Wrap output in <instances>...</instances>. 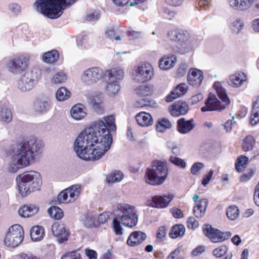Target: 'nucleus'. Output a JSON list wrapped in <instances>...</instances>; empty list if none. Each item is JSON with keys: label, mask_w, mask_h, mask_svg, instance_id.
<instances>
[{"label": "nucleus", "mask_w": 259, "mask_h": 259, "mask_svg": "<svg viewBox=\"0 0 259 259\" xmlns=\"http://www.w3.org/2000/svg\"><path fill=\"white\" fill-rule=\"evenodd\" d=\"M213 170H210L208 174L206 175L202 181V185L204 186H206L210 181L211 177L213 175Z\"/></svg>", "instance_id": "69168bd1"}, {"label": "nucleus", "mask_w": 259, "mask_h": 259, "mask_svg": "<svg viewBox=\"0 0 259 259\" xmlns=\"http://www.w3.org/2000/svg\"><path fill=\"white\" fill-rule=\"evenodd\" d=\"M50 100L49 98H39L34 102L33 108L36 113L41 114L47 112L50 109Z\"/></svg>", "instance_id": "412c9836"}, {"label": "nucleus", "mask_w": 259, "mask_h": 259, "mask_svg": "<svg viewBox=\"0 0 259 259\" xmlns=\"http://www.w3.org/2000/svg\"><path fill=\"white\" fill-rule=\"evenodd\" d=\"M97 214L93 211L85 213L81 218L84 225L88 227H98V223L96 222Z\"/></svg>", "instance_id": "72a5a7b5"}, {"label": "nucleus", "mask_w": 259, "mask_h": 259, "mask_svg": "<svg viewBox=\"0 0 259 259\" xmlns=\"http://www.w3.org/2000/svg\"><path fill=\"white\" fill-rule=\"evenodd\" d=\"M51 230L53 235L58 237L59 243H63L68 240L69 233L66 230L64 224L56 222L52 225Z\"/></svg>", "instance_id": "a211bd4d"}, {"label": "nucleus", "mask_w": 259, "mask_h": 259, "mask_svg": "<svg viewBox=\"0 0 259 259\" xmlns=\"http://www.w3.org/2000/svg\"><path fill=\"white\" fill-rule=\"evenodd\" d=\"M109 218V214L107 212H103L97 215L96 222L98 223V226L100 224L105 223Z\"/></svg>", "instance_id": "6e6d98bb"}, {"label": "nucleus", "mask_w": 259, "mask_h": 259, "mask_svg": "<svg viewBox=\"0 0 259 259\" xmlns=\"http://www.w3.org/2000/svg\"><path fill=\"white\" fill-rule=\"evenodd\" d=\"M9 71L13 74H20L29 66V58L24 55L16 56L10 59L7 63Z\"/></svg>", "instance_id": "4468645a"}, {"label": "nucleus", "mask_w": 259, "mask_h": 259, "mask_svg": "<svg viewBox=\"0 0 259 259\" xmlns=\"http://www.w3.org/2000/svg\"><path fill=\"white\" fill-rule=\"evenodd\" d=\"M248 159L246 156H241L238 158L235 167L237 171L242 172L246 166Z\"/></svg>", "instance_id": "8fccbe9b"}, {"label": "nucleus", "mask_w": 259, "mask_h": 259, "mask_svg": "<svg viewBox=\"0 0 259 259\" xmlns=\"http://www.w3.org/2000/svg\"><path fill=\"white\" fill-rule=\"evenodd\" d=\"M59 57V54L56 50H53L44 53L42 56V60L44 62L47 63H53L57 61Z\"/></svg>", "instance_id": "4c0bfd02"}, {"label": "nucleus", "mask_w": 259, "mask_h": 259, "mask_svg": "<svg viewBox=\"0 0 259 259\" xmlns=\"http://www.w3.org/2000/svg\"><path fill=\"white\" fill-rule=\"evenodd\" d=\"M39 210V207L35 205H24L18 210L19 214L22 217L28 218L35 214Z\"/></svg>", "instance_id": "c85d7f7f"}, {"label": "nucleus", "mask_w": 259, "mask_h": 259, "mask_svg": "<svg viewBox=\"0 0 259 259\" xmlns=\"http://www.w3.org/2000/svg\"><path fill=\"white\" fill-rule=\"evenodd\" d=\"M205 251V246L199 245L194 248L191 252L192 255L198 256L202 254Z\"/></svg>", "instance_id": "052dcab7"}, {"label": "nucleus", "mask_w": 259, "mask_h": 259, "mask_svg": "<svg viewBox=\"0 0 259 259\" xmlns=\"http://www.w3.org/2000/svg\"><path fill=\"white\" fill-rule=\"evenodd\" d=\"M136 119L139 125L143 127H147L152 124L153 120L151 115L147 112H141L136 116Z\"/></svg>", "instance_id": "c756f323"}, {"label": "nucleus", "mask_w": 259, "mask_h": 259, "mask_svg": "<svg viewBox=\"0 0 259 259\" xmlns=\"http://www.w3.org/2000/svg\"><path fill=\"white\" fill-rule=\"evenodd\" d=\"M259 122V97L253 102L250 122L252 125H255Z\"/></svg>", "instance_id": "f704fd0d"}, {"label": "nucleus", "mask_w": 259, "mask_h": 259, "mask_svg": "<svg viewBox=\"0 0 259 259\" xmlns=\"http://www.w3.org/2000/svg\"><path fill=\"white\" fill-rule=\"evenodd\" d=\"M67 79L66 73L63 71H60L56 73L51 79L52 83L55 84L63 83Z\"/></svg>", "instance_id": "a18cd8bd"}, {"label": "nucleus", "mask_w": 259, "mask_h": 259, "mask_svg": "<svg viewBox=\"0 0 259 259\" xmlns=\"http://www.w3.org/2000/svg\"><path fill=\"white\" fill-rule=\"evenodd\" d=\"M169 160L171 163L177 166L180 167L181 168H184L186 166V163L182 158L171 156H170Z\"/></svg>", "instance_id": "3c124183"}, {"label": "nucleus", "mask_w": 259, "mask_h": 259, "mask_svg": "<svg viewBox=\"0 0 259 259\" xmlns=\"http://www.w3.org/2000/svg\"><path fill=\"white\" fill-rule=\"evenodd\" d=\"M171 127V123L167 118H163L159 119L156 124V130L160 133H163L166 129Z\"/></svg>", "instance_id": "a19ab883"}, {"label": "nucleus", "mask_w": 259, "mask_h": 259, "mask_svg": "<svg viewBox=\"0 0 259 259\" xmlns=\"http://www.w3.org/2000/svg\"><path fill=\"white\" fill-rule=\"evenodd\" d=\"M204 98V96L201 93H198L193 96L191 98V102L192 104H195L198 103L201 101Z\"/></svg>", "instance_id": "0e129e2a"}, {"label": "nucleus", "mask_w": 259, "mask_h": 259, "mask_svg": "<svg viewBox=\"0 0 259 259\" xmlns=\"http://www.w3.org/2000/svg\"><path fill=\"white\" fill-rule=\"evenodd\" d=\"M123 178V175L120 171H114L109 174L106 177L108 183H113L120 182Z\"/></svg>", "instance_id": "49530a36"}, {"label": "nucleus", "mask_w": 259, "mask_h": 259, "mask_svg": "<svg viewBox=\"0 0 259 259\" xmlns=\"http://www.w3.org/2000/svg\"><path fill=\"white\" fill-rule=\"evenodd\" d=\"M204 167V164L201 162L194 163L191 168V172L192 175H195L198 172Z\"/></svg>", "instance_id": "4d7b16f0"}, {"label": "nucleus", "mask_w": 259, "mask_h": 259, "mask_svg": "<svg viewBox=\"0 0 259 259\" xmlns=\"http://www.w3.org/2000/svg\"><path fill=\"white\" fill-rule=\"evenodd\" d=\"M106 74L108 77L106 91L109 96L114 95L120 90V81L123 78L124 72L122 69L112 68L107 70Z\"/></svg>", "instance_id": "1a4fd4ad"}, {"label": "nucleus", "mask_w": 259, "mask_h": 259, "mask_svg": "<svg viewBox=\"0 0 259 259\" xmlns=\"http://www.w3.org/2000/svg\"><path fill=\"white\" fill-rule=\"evenodd\" d=\"M146 238V235L141 231L132 232L128 236L127 244L131 247H135L141 244Z\"/></svg>", "instance_id": "b1692460"}, {"label": "nucleus", "mask_w": 259, "mask_h": 259, "mask_svg": "<svg viewBox=\"0 0 259 259\" xmlns=\"http://www.w3.org/2000/svg\"><path fill=\"white\" fill-rule=\"evenodd\" d=\"M136 94L140 96H147L151 94L152 90L148 84L141 85L135 90Z\"/></svg>", "instance_id": "79ce46f5"}, {"label": "nucleus", "mask_w": 259, "mask_h": 259, "mask_svg": "<svg viewBox=\"0 0 259 259\" xmlns=\"http://www.w3.org/2000/svg\"><path fill=\"white\" fill-rule=\"evenodd\" d=\"M154 75V69L152 65L147 62H143L136 66L133 71V79L137 82H145L150 80Z\"/></svg>", "instance_id": "9b49d317"}, {"label": "nucleus", "mask_w": 259, "mask_h": 259, "mask_svg": "<svg viewBox=\"0 0 259 259\" xmlns=\"http://www.w3.org/2000/svg\"><path fill=\"white\" fill-rule=\"evenodd\" d=\"M208 202L207 199H202L199 201V203L194 207L193 213L196 218H200L204 215L207 207Z\"/></svg>", "instance_id": "473e14b6"}, {"label": "nucleus", "mask_w": 259, "mask_h": 259, "mask_svg": "<svg viewBox=\"0 0 259 259\" xmlns=\"http://www.w3.org/2000/svg\"><path fill=\"white\" fill-rule=\"evenodd\" d=\"M255 144L254 138L251 135L247 136L242 141V149L245 152L250 151L253 149Z\"/></svg>", "instance_id": "e433bc0d"}, {"label": "nucleus", "mask_w": 259, "mask_h": 259, "mask_svg": "<svg viewBox=\"0 0 259 259\" xmlns=\"http://www.w3.org/2000/svg\"><path fill=\"white\" fill-rule=\"evenodd\" d=\"M105 34L106 37L111 40L118 41L121 39L120 35L113 27L108 28L105 31Z\"/></svg>", "instance_id": "de8ad7c7"}, {"label": "nucleus", "mask_w": 259, "mask_h": 259, "mask_svg": "<svg viewBox=\"0 0 259 259\" xmlns=\"http://www.w3.org/2000/svg\"><path fill=\"white\" fill-rule=\"evenodd\" d=\"M100 16V13L97 11H95L89 13L86 16V20L89 21H94L99 19Z\"/></svg>", "instance_id": "13d9d810"}, {"label": "nucleus", "mask_w": 259, "mask_h": 259, "mask_svg": "<svg viewBox=\"0 0 259 259\" xmlns=\"http://www.w3.org/2000/svg\"><path fill=\"white\" fill-rule=\"evenodd\" d=\"M174 198L172 194L155 195L147 200L146 205L154 208H164L168 206Z\"/></svg>", "instance_id": "f3484780"}, {"label": "nucleus", "mask_w": 259, "mask_h": 259, "mask_svg": "<svg viewBox=\"0 0 259 259\" xmlns=\"http://www.w3.org/2000/svg\"><path fill=\"white\" fill-rule=\"evenodd\" d=\"M203 78V73L201 70L197 69H190L187 76L190 85L198 88L201 85Z\"/></svg>", "instance_id": "6ab92c4d"}, {"label": "nucleus", "mask_w": 259, "mask_h": 259, "mask_svg": "<svg viewBox=\"0 0 259 259\" xmlns=\"http://www.w3.org/2000/svg\"><path fill=\"white\" fill-rule=\"evenodd\" d=\"M82 131L76 139L74 148L77 155L85 160L101 158L112 142L111 132H115V117L109 115Z\"/></svg>", "instance_id": "f257e3e1"}, {"label": "nucleus", "mask_w": 259, "mask_h": 259, "mask_svg": "<svg viewBox=\"0 0 259 259\" xmlns=\"http://www.w3.org/2000/svg\"><path fill=\"white\" fill-rule=\"evenodd\" d=\"M195 126V124L193 119L186 120L184 118H181L177 121V130L182 134L190 133Z\"/></svg>", "instance_id": "4be33fe9"}, {"label": "nucleus", "mask_w": 259, "mask_h": 259, "mask_svg": "<svg viewBox=\"0 0 259 259\" xmlns=\"http://www.w3.org/2000/svg\"><path fill=\"white\" fill-rule=\"evenodd\" d=\"M48 213L51 218L56 220H59L64 215L62 210L57 206H52L48 210Z\"/></svg>", "instance_id": "37998d69"}, {"label": "nucleus", "mask_w": 259, "mask_h": 259, "mask_svg": "<svg viewBox=\"0 0 259 259\" xmlns=\"http://www.w3.org/2000/svg\"><path fill=\"white\" fill-rule=\"evenodd\" d=\"M254 174V170L252 169H249L246 172L243 173L240 177L241 182H245L249 180Z\"/></svg>", "instance_id": "5fc2aeb1"}, {"label": "nucleus", "mask_w": 259, "mask_h": 259, "mask_svg": "<svg viewBox=\"0 0 259 259\" xmlns=\"http://www.w3.org/2000/svg\"><path fill=\"white\" fill-rule=\"evenodd\" d=\"M210 0H199L198 6L200 9L207 10L210 6Z\"/></svg>", "instance_id": "e2e57ef3"}, {"label": "nucleus", "mask_w": 259, "mask_h": 259, "mask_svg": "<svg viewBox=\"0 0 259 259\" xmlns=\"http://www.w3.org/2000/svg\"><path fill=\"white\" fill-rule=\"evenodd\" d=\"M10 10L15 14L17 15L21 11L20 6L17 3H12L9 5Z\"/></svg>", "instance_id": "338daca9"}, {"label": "nucleus", "mask_w": 259, "mask_h": 259, "mask_svg": "<svg viewBox=\"0 0 259 259\" xmlns=\"http://www.w3.org/2000/svg\"><path fill=\"white\" fill-rule=\"evenodd\" d=\"M13 118L12 113L9 103H0V118L3 122H9Z\"/></svg>", "instance_id": "bb28decb"}, {"label": "nucleus", "mask_w": 259, "mask_h": 259, "mask_svg": "<svg viewBox=\"0 0 259 259\" xmlns=\"http://www.w3.org/2000/svg\"><path fill=\"white\" fill-rule=\"evenodd\" d=\"M24 232L22 227L18 224L11 226L6 234L4 243L6 246L15 247L23 241Z\"/></svg>", "instance_id": "ddd939ff"}, {"label": "nucleus", "mask_w": 259, "mask_h": 259, "mask_svg": "<svg viewBox=\"0 0 259 259\" xmlns=\"http://www.w3.org/2000/svg\"><path fill=\"white\" fill-rule=\"evenodd\" d=\"M61 259H82L80 254L76 251L66 253L62 256Z\"/></svg>", "instance_id": "864d4df0"}, {"label": "nucleus", "mask_w": 259, "mask_h": 259, "mask_svg": "<svg viewBox=\"0 0 259 259\" xmlns=\"http://www.w3.org/2000/svg\"><path fill=\"white\" fill-rule=\"evenodd\" d=\"M204 234L213 243L221 242L228 239L231 236L230 232H222L220 230L213 228L209 224L203 226Z\"/></svg>", "instance_id": "dca6fc26"}, {"label": "nucleus", "mask_w": 259, "mask_h": 259, "mask_svg": "<svg viewBox=\"0 0 259 259\" xmlns=\"http://www.w3.org/2000/svg\"><path fill=\"white\" fill-rule=\"evenodd\" d=\"M85 253L89 259H97V252L94 250L85 249Z\"/></svg>", "instance_id": "774afa93"}, {"label": "nucleus", "mask_w": 259, "mask_h": 259, "mask_svg": "<svg viewBox=\"0 0 259 259\" xmlns=\"http://www.w3.org/2000/svg\"><path fill=\"white\" fill-rule=\"evenodd\" d=\"M189 110V106L185 101H178L169 107V111L173 116H180L186 114Z\"/></svg>", "instance_id": "aec40b11"}, {"label": "nucleus", "mask_w": 259, "mask_h": 259, "mask_svg": "<svg viewBox=\"0 0 259 259\" xmlns=\"http://www.w3.org/2000/svg\"><path fill=\"white\" fill-rule=\"evenodd\" d=\"M188 90V87L185 83H182L177 85L170 94L168 95L166 99L167 102H172L175 99L184 95Z\"/></svg>", "instance_id": "a878e982"}, {"label": "nucleus", "mask_w": 259, "mask_h": 259, "mask_svg": "<svg viewBox=\"0 0 259 259\" xmlns=\"http://www.w3.org/2000/svg\"><path fill=\"white\" fill-rule=\"evenodd\" d=\"M185 232V227L181 224L174 225L169 233V236L171 238H177L178 237L182 236Z\"/></svg>", "instance_id": "58836bf2"}, {"label": "nucleus", "mask_w": 259, "mask_h": 259, "mask_svg": "<svg viewBox=\"0 0 259 259\" xmlns=\"http://www.w3.org/2000/svg\"><path fill=\"white\" fill-rule=\"evenodd\" d=\"M41 145L34 137L21 141L13 150L7 170L16 173L20 169L30 165L40 150Z\"/></svg>", "instance_id": "f03ea898"}, {"label": "nucleus", "mask_w": 259, "mask_h": 259, "mask_svg": "<svg viewBox=\"0 0 259 259\" xmlns=\"http://www.w3.org/2000/svg\"><path fill=\"white\" fill-rule=\"evenodd\" d=\"M18 190L22 196L39 190L42 184L40 174L36 171H29L19 175L16 178Z\"/></svg>", "instance_id": "20e7f679"}, {"label": "nucleus", "mask_w": 259, "mask_h": 259, "mask_svg": "<svg viewBox=\"0 0 259 259\" xmlns=\"http://www.w3.org/2000/svg\"><path fill=\"white\" fill-rule=\"evenodd\" d=\"M244 23L243 20L239 17L235 18L230 21L229 28L234 34H239L244 28Z\"/></svg>", "instance_id": "7c9ffc66"}, {"label": "nucleus", "mask_w": 259, "mask_h": 259, "mask_svg": "<svg viewBox=\"0 0 259 259\" xmlns=\"http://www.w3.org/2000/svg\"><path fill=\"white\" fill-rule=\"evenodd\" d=\"M187 226L189 228L195 229L198 227V222L193 217H190L187 221Z\"/></svg>", "instance_id": "bf43d9fd"}, {"label": "nucleus", "mask_w": 259, "mask_h": 259, "mask_svg": "<svg viewBox=\"0 0 259 259\" xmlns=\"http://www.w3.org/2000/svg\"><path fill=\"white\" fill-rule=\"evenodd\" d=\"M114 211L119 215L123 226L133 228L137 225L139 216L138 210L135 206L127 203H118L114 207Z\"/></svg>", "instance_id": "423d86ee"}, {"label": "nucleus", "mask_w": 259, "mask_h": 259, "mask_svg": "<svg viewBox=\"0 0 259 259\" xmlns=\"http://www.w3.org/2000/svg\"><path fill=\"white\" fill-rule=\"evenodd\" d=\"M70 114L75 120H82L87 115L86 108L82 104H76L71 108Z\"/></svg>", "instance_id": "393cba45"}, {"label": "nucleus", "mask_w": 259, "mask_h": 259, "mask_svg": "<svg viewBox=\"0 0 259 259\" xmlns=\"http://www.w3.org/2000/svg\"><path fill=\"white\" fill-rule=\"evenodd\" d=\"M167 37L171 41L177 42L173 48L175 52L185 54L191 49L190 36L188 33L182 30H171L167 32Z\"/></svg>", "instance_id": "6e6552de"}, {"label": "nucleus", "mask_w": 259, "mask_h": 259, "mask_svg": "<svg viewBox=\"0 0 259 259\" xmlns=\"http://www.w3.org/2000/svg\"><path fill=\"white\" fill-rule=\"evenodd\" d=\"M40 71L36 68L25 72L18 81V89L23 92L30 91L37 83Z\"/></svg>", "instance_id": "9d476101"}, {"label": "nucleus", "mask_w": 259, "mask_h": 259, "mask_svg": "<svg viewBox=\"0 0 259 259\" xmlns=\"http://www.w3.org/2000/svg\"><path fill=\"white\" fill-rule=\"evenodd\" d=\"M80 192L81 186L80 185H72L62 191L59 194L58 201L61 203L73 202L78 197Z\"/></svg>", "instance_id": "2eb2a0df"}, {"label": "nucleus", "mask_w": 259, "mask_h": 259, "mask_svg": "<svg viewBox=\"0 0 259 259\" xmlns=\"http://www.w3.org/2000/svg\"><path fill=\"white\" fill-rule=\"evenodd\" d=\"M121 222L119 219V218H115L113 219L111 227L112 228L115 233V234L117 235H121L123 234V228L121 225Z\"/></svg>", "instance_id": "09e8293b"}, {"label": "nucleus", "mask_w": 259, "mask_h": 259, "mask_svg": "<svg viewBox=\"0 0 259 259\" xmlns=\"http://www.w3.org/2000/svg\"><path fill=\"white\" fill-rule=\"evenodd\" d=\"M176 60V57L175 55L163 56L159 61V67L162 70L169 69L175 65Z\"/></svg>", "instance_id": "2f4dec72"}, {"label": "nucleus", "mask_w": 259, "mask_h": 259, "mask_svg": "<svg viewBox=\"0 0 259 259\" xmlns=\"http://www.w3.org/2000/svg\"><path fill=\"white\" fill-rule=\"evenodd\" d=\"M213 88L222 102L217 98L215 95L210 93L205 102V106L201 109L202 112L215 110L221 111L224 109L230 104V101L226 93V90L222 87L221 83L219 82H214Z\"/></svg>", "instance_id": "39448f33"}, {"label": "nucleus", "mask_w": 259, "mask_h": 259, "mask_svg": "<svg viewBox=\"0 0 259 259\" xmlns=\"http://www.w3.org/2000/svg\"><path fill=\"white\" fill-rule=\"evenodd\" d=\"M45 236L44 228L39 226L33 227L30 230V237L31 239L34 241L41 240Z\"/></svg>", "instance_id": "c9c22d12"}, {"label": "nucleus", "mask_w": 259, "mask_h": 259, "mask_svg": "<svg viewBox=\"0 0 259 259\" xmlns=\"http://www.w3.org/2000/svg\"><path fill=\"white\" fill-rule=\"evenodd\" d=\"M239 209L236 205H231L228 207L226 211L227 218L231 221H234L239 215Z\"/></svg>", "instance_id": "c03bdc74"}, {"label": "nucleus", "mask_w": 259, "mask_h": 259, "mask_svg": "<svg viewBox=\"0 0 259 259\" xmlns=\"http://www.w3.org/2000/svg\"><path fill=\"white\" fill-rule=\"evenodd\" d=\"M166 235V229L163 226L160 227L157 231L156 237L157 239L161 241L164 238Z\"/></svg>", "instance_id": "680f3d73"}, {"label": "nucleus", "mask_w": 259, "mask_h": 259, "mask_svg": "<svg viewBox=\"0 0 259 259\" xmlns=\"http://www.w3.org/2000/svg\"><path fill=\"white\" fill-rule=\"evenodd\" d=\"M168 175L166 163L157 161L151 167L147 168L145 174V181L151 185H159L163 183Z\"/></svg>", "instance_id": "0eeeda50"}, {"label": "nucleus", "mask_w": 259, "mask_h": 259, "mask_svg": "<svg viewBox=\"0 0 259 259\" xmlns=\"http://www.w3.org/2000/svg\"><path fill=\"white\" fill-rule=\"evenodd\" d=\"M77 0H36L35 4L39 12L50 19H57L63 11L73 5Z\"/></svg>", "instance_id": "7ed1b4c3"}, {"label": "nucleus", "mask_w": 259, "mask_h": 259, "mask_svg": "<svg viewBox=\"0 0 259 259\" xmlns=\"http://www.w3.org/2000/svg\"><path fill=\"white\" fill-rule=\"evenodd\" d=\"M104 76V72L101 68L93 67L84 70L80 75V79L83 84L91 86L98 82Z\"/></svg>", "instance_id": "f8f14e48"}, {"label": "nucleus", "mask_w": 259, "mask_h": 259, "mask_svg": "<svg viewBox=\"0 0 259 259\" xmlns=\"http://www.w3.org/2000/svg\"><path fill=\"white\" fill-rule=\"evenodd\" d=\"M70 92L65 87L60 88L56 93V99L59 101H64L70 98Z\"/></svg>", "instance_id": "ea45409f"}, {"label": "nucleus", "mask_w": 259, "mask_h": 259, "mask_svg": "<svg viewBox=\"0 0 259 259\" xmlns=\"http://www.w3.org/2000/svg\"><path fill=\"white\" fill-rule=\"evenodd\" d=\"M254 0H228L229 5L234 10L243 11L249 9Z\"/></svg>", "instance_id": "5701e85b"}, {"label": "nucleus", "mask_w": 259, "mask_h": 259, "mask_svg": "<svg viewBox=\"0 0 259 259\" xmlns=\"http://www.w3.org/2000/svg\"><path fill=\"white\" fill-rule=\"evenodd\" d=\"M246 76L242 72H238L229 76V84L233 87H240L246 80Z\"/></svg>", "instance_id": "cd10ccee"}, {"label": "nucleus", "mask_w": 259, "mask_h": 259, "mask_svg": "<svg viewBox=\"0 0 259 259\" xmlns=\"http://www.w3.org/2000/svg\"><path fill=\"white\" fill-rule=\"evenodd\" d=\"M228 248L225 245H222L213 250L212 253L217 257H222L227 252Z\"/></svg>", "instance_id": "603ef678"}]
</instances>
